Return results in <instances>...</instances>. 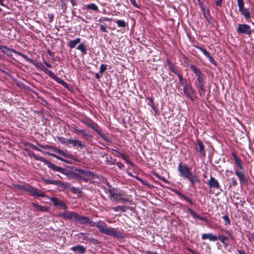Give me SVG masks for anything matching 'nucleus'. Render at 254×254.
<instances>
[{"label": "nucleus", "instance_id": "obj_31", "mask_svg": "<svg viewBox=\"0 0 254 254\" xmlns=\"http://www.w3.org/2000/svg\"><path fill=\"white\" fill-rule=\"evenodd\" d=\"M177 193L178 194L181 196H182L184 199L189 202L190 204H192V201L190 198L187 197L186 195L182 194L181 192H177Z\"/></svg>", "mask_w": 254, "mask_h": 254}, {"label": "nucleus", "instance_id": "obj_2", "mask_svg": "<svg viewBox=\"0 0 254 254\" xmlns=\"http://www.w3.org/2000/svg\"><path fill=\"white\" fill-rule=\"evenodd\" d=\"M178 170L181 177L189 180L192 186H193L196 183L199 182L198 177L193 174L191 171V169L186 164H183L182 162L180 163L178 167Z\"/></svg>", "mask_w": 254, "mask_h": 254}, {"label": "nucleus", "instance_id": "obj_23", "mask_svg": "<svg viewBox=\"0 0 254 254\" xmlns=\"http://www.w3.org/2000/svg\"><path fill=\"white\" fill-rule=\"evenodd\" d=\"M81 41L80 38H78L74 40L70 41L68 44V46L70 48H73L75 47V46L80 43Z\"/></svg>", "mask_w": 254, "mask_h": 254}, {"label": "nucleus", "instance_id": "obj_53", "mask_svg": "<svg viewBox=\"0 0 254 254\" xmlns=\"http://www.w3.org/2000/svg\"><path fill=\"white\" fill-rule=\"evenodd\" d=\"M107 186L109 187V189L108 190V192H109V193H110V192L114 191V188H111V185H110L108 183H107Z\"/></svg>", "mask_w": 254, "mask_h": 254}, {"label": "nucleus", "instance_id": "obj_61", "mask_svg": "<svg viewBox=\"0 0 254 254\" xmlns=\"http://www.w3.org/2000/svg\"><path fill=\"white\" fill-rule=\"evenodd\" d=\"M232 185L234 186H236V185L237 184V182L236 180H235V179L233 178L232 179Z\"/></svg>", "mask_w": 254, "mask_h": 254}, {"label": "nucleus", "instance_id": "obj_35", "mask_svg": "<svg viewBox=\"0 0 254 254\" xmlns=\"http://www.w3.org/2000/svg\"><path fill=\"white\" fill-rule=\"evenodd\" d=\"M70 190L74 193L81 194V191L78 188L72 187L70 188Z\"/></svg>", "mask_w": 254, "mask_h": 254}, {"label": "nucleus", "instance_id": "obj_57", "mask_svg": "<svg viewBox=\"0 0 254 254\" xmlns=\"http://www.w3.org/2000/svg\"><path fill=\"white\" fill-rule=\"evenodd\" d=\"M59 181L58 180H51V184H52V185H56L57 186L58 185V182H59Z\"/></svg>", "mask_w": 254, "mask_h": 254}, {"label": "nucleus", "instance_id": "obj_14", "mask_svg": "<svg viewBox=\"0 0 254 254\" xmlns=\"http://www.w3.org/2000/svg\"><path fill=\"white\" fill-rule=\"evenodd\" d=\"M71 250L79 254H84L85 252V248L81 245H77L71 248Z\"/></svg>", "mask_w": 254, "mask_h": 254}, {"label": "nucleus", "instance_id": "obj_4", "mask_svg": "<svg viewBox=\"0 0 254 254\" xmlns=\"http://www.w3.org/2000/svg\"><path fill=\"white\" fill-rule=\"evenodd\" d=\"M5 51H6V52H5L4 53L6 54V55L8 56L11 57L12 56V53H14L15 54H17L18 55L20 56L21 57H22L27 62H28L29 63H30L32 64H34L36 66H37V65L36 64L35 61L32 60L31 59L28 58L25 55H24V54H22V53H20L19 52L16 51H15V50H14L13 49H12L8 48V47H6V48L5 49Z\"/></svg>", "mask_w": 254, "mask_h": 254}, {"label": "nucleus", "instance_id": "obj_50", "mask_svg": "<svg viewBox=\"0 0 254 254\" xmlns=\"http://www.w3.org/2000/svg\"><path fill=\"white\" fill-rule=\"evenodd\" d=\"M223 219H224V220L225 221H226V222H227L228 223L230 224V220L229 219V217L227 216V215H224L223 217Z\"/></svg>", "mask_w": 254, "mask_h": 254}, {"label": "nucleus", "instance_id": "obj_22", "mask_svg": "<svg viewBox=\"0 0 254 254\" xmlns=\"http://www.w3.org/2000/svg\"><path fill=\"white\" fill-rule=\"evenodd\" d=\"M190 212L194 218H197L201 220H203L206 222H208V220L206 217L200 216L197 213L194 212L193 210H190Z\"/></svg>", "mask_w": 254, "mask_h": 254}, {"label": "nucleus", "instance_id": "obj_32", "mask_svg": "<svg viewBox=\"0 0 254 254\" xmlns=\"http://www.w3.org/2000/svg\"><path fill=\"white\" fill-rule=\"evenodd\" d=\"M58 140L63 144H69L70 141V139H67L63 137H59Z\"/></svg>", "mask_w": 254, "mask_h": 254}, {"label": "nucleus", "instance_id": "obj_43", "mask_svg": "<svg viewBox=\"0 0 254 254\" xmlns=\"http://www.w3.org/2000/svg\"><path fill=\"white\" fill-rule=\"evenodd\" d=\"M70 130L74 131L76 134L79 132L80 129L76 126H73L71 127Z\"/></svg>", "mask_w": 254, "mask_h": 254}, {"label": "nucleus", "instance_id": "obj_25", "mask_svg": "<svg viewBox=\"0 0 254 254\" xmlns=\"http://www.w3.org/2000/svg\"><path fill=\"white\" fill-rule=\"evenodd\" d=\"M96 132L105 141L107 142H111V140L105 133H102L98 129Z\"/></svg>", "mask_w": 254, "mask_h": 254}, {"label": "nucleus", "instance_id": "obj_13", "mask_svg": "<svg viewBox=\"0 0 254 254\" xmlns=\"http://www.w3.org/2000/svg\"><path fill=\"white\" fill-rule=\"evenodd\" d=\"M79 172L85 177H90V178H95L97 177L96 175L90 171L81 170L79 171Z\"/></svg>", "mask_w": 254, "mask_h": 254}, {"label": "nucleus", "instance_id": "obj_47", "mask_svg": "<svg viewBox=\"0 0 254 254\" xmlns=\"http://www.w3.org/2000/svg\"><path fill=\"white\" fill-rule=\"evenodd\" d=\"M77 134H81L83 136H87L88 135V133H87L83 129H80Z\"/></svg>", "mask_w": 254, "mask_h": 254}, {"label": "nucleus", "instance_id": "obj_6", "mask_svg": "<svg viewBox=\"0 0 254 254\" xmlns=\"http://www.w3.org/2000/svg\"><path fill=\"white\" fill-rule=\"evenodd\" d=\"M27 192L32 196L38 197H45L46 195L45 193L40 190L34 188L32 187L29 186Z\"/></svg>", "mask_w": 254, "mask_h": 254}, {"label": "nucleus", "instance_id": "obj_60", "mask_svg": "<svg viewBox=\"0 0 254 254\" xmlns=\"http://www.w3.org/2000/svg\"><path fill=\"white\" fill-rule=\"evenodd\" d=\"M226 234L232 239H233V237L230 232L229 231H225Z\"/></svg>", "mask_w": 254, "mask_h": 254}, {"label": "nucleus", "instance_id": "obj_8", "mask_svg": "<svg viewBox=\"0 0 254 254\" xmlns=\"http://www.w3.org/2000/svg\"><path fill=\"white\" fill-rule=\"evenodd\" d=\"M235 174L239 178L240 182L241 185L247 184L248 179L246 175L243 172L239 171L238 170H236L235 172Z\"/></svg>", "mask_w": 254, "mask_h": 254}, {"label": "nucleus", "instance_id": "obj_54", "mask_svg": "<svg viewBox=\"0 0 254 254\" xmlns=\"http://www.w3.org/2000/svg\"><path fill=\"white\" fill-rule=\"evenodd\" d=\"M43 181L46 184H47V185L51 184V180L47 179H43Z\"/></svg>", "mask_w": 254, "mask_h": 254}, {"label": "nucleus", "instance_id": "obj_15", "mask_svg": "<svg viewBox=\"0 0 254 254\" xmlns=\"http://www.w3.org/2000/svg\"><path fill=\"white\" fill-rule=\"evenodd\" d=\"M197 49H198L206 57H207L208 58L209 61L210 63H214L213 59L210 55L209 53L207 52L205 49L200 47H197Z\"/></svg>", "mask_w": 254, "mask_h": 254}, {"label": "nucleus", "instance_id": "obj_1", "mask_svg": "<svg viewBox=\"0 0 254 254\" xmlns=\"http://www.w3.org/2000/svg\"><path fill=\"white\" fill-rule=\"evenodd\" d=\"M60 215L65 219L72 220L79 222L81 224L89 225L91 227L96 226L101 233L110 236H116V231L114 228L107 227L104 223L101 221L93 222L86 216L81 215L75 212L67 211L60 214Z\"/></svg>", "mask_w": 254, "mask_h": 254}, {"label": "nucleus", "instance_id": "obj_55", "mask_svg": "<svg viewBox=\"0 0 254 254\" xmlns=\"http://www.w3.org/2000/svg\"><path fill=\"white\" fill-rule=\"evenodd\" d=\"M7 47L0 45V51L4 53L6 52L5 49Z\"/></svg>", "mask_w": 254, "mask_h": 254}, {"label": "nucleus", "instance_id": "obj_58", "mask_svg": "<svg viewBox=\"0 0 254 254\" xmlns=\"http://www.w3.org/2000/svg\"><path fill=\"white\" fill-rule=\"evenodd\" d=\"M129 0L133 6H134L136 7H138L135 0Z\"/></svg>", "mask_w": 254, "mask_h": 254}, {"label": "nucleus", "instance_id": "obj_3", "mask_svg": "<svg viewBox=\"0 0 254 254\" xmlns=\"http://www.w3.org/2000/svg\"><path fill=\"white\" fill-rule=\"evenodd\" d=\"M33 157L37 160L40 161L43 163H44L46 165H47V166L53 169L54 171L61 172L63 174H65L66 170L64 168H61L58 166H57L55 165L54 164H52L50 161L47 160L44 158L39 156L37 155H33Z\"/></svg>", "mask_w": 254, "mask_h": 254}, {"label": "nucleus", "instance_id": "obj_20", "mask_svg": "<svg viewBox=\"0 0 254 254\" xmlns=\"http://www.w3.org/2000/svg\"><path fill=\"white\" fill-rule=\"evenodd\" d=\"M50 74V75L52 77L54 78L55 79H56V80L58 82V83L61 84L62 85H63L64 87H65V86H66L67 85V83L65 81L62 80L60 78L57 77L53 72L50 71V74Z\"/></svg>", "mask_w": 254, "mask_h": 254}, {"label": "nucleus", "instance_id": "obj_11", "mask_svg": "<svg viewBox=\"0 0 254 254\" xmlns=\"http://www.w3.org/2000/svg\"><path fill=\"white\" fill-rule=\"evenodd\" d=\"M201 238L202 240L209 239L210 241H216L218 237L212 234H203Z\"/></svg>", "mask_w": 254, "mask_h": 254}, {"label": "nucleus", "instance_id": "obj_46", "mask_svg": "<svg viewBox=\"0 0 254 254\" xmlns=\"http://www.w3.org/2000/svg\"><path fill=\"white\" fill-rule=\"evenodd\" d=\"M88 241L94 244H98V241L93 238H89Z\"/></svg>", "mask_w": 254, "mask_h": 254}, {"label": "nucleus", "instance_id": "obj_64", "mask_svg": "<svg viewBox=\"0 0 254 254\" xmlns=\"http://www.w3.org/2000/svg\"><path fill=\"white\" fill-rule=\"evenodd\" d=\"M238 253L239 254H246L244 251L242 250H238Z\"/></svg>", "mask_w": 254, "mask_h": 254}, {"label": "nucleus", "instance_id": "obj_5", "mask_svg": "<svg viewBox=\"0 0 254 254\" xmlns=\"http://www.w3.org/2000/svg\"><path fill=\"white\" fill-rule=\"evenodd\" d=\"M236 31L240 34H247L248 36H251L252 34L250 26L246 24H239Z\"/></svg>", "mask_w": 254, "mask_h": 254}, {"label": "nucleus", "instance_id": "obj_19", "mask_svg": "<svg viewBox=\"0 0 254 254\" xmlns=\"http://www.w3.org/2000/svg\"><path fill=\"white\" fill-rule=\"evenodd\" d=\"M115 200L118 201H121V202H128L129 204H131V201L129 200L128 199L122 196V194L120 193H119L117 195V199H115Z\"/></svg>", "mask_w": 254, "mask_h": 254}, {"label": "nucleus", "instance_id": "obj_44", "mask_svg": "<svg viewBox=\"0 0 254 254\" xmlns=\"http://www.w3.org/2000/svg\"><path fill=\"white\" fill-rule=\"evenodd\" d=\"M154 175L156 176L158 178L161 180L162 181H163L165 183H168V181L166 180V179L164 177H161L159 176L158 174L155 173H154Z\"/></svg>", "mask_w": 254, "mask_h": 254}, {"label": "nucleus", "instance_id": "obj_27", "mask_svg": "<svg viewBox=\"0 0 254 254\" xmlns=\"http://www.w3.org/2000/svg\"><path fill=\"white\" fill-rule=\"evenodd\" d=\"M218 239L220 240V241L224 245L226 246H228L229 244V242H228V238L222 236V235H219Z\"/></svg>", "mask_w": 254, "mask_h": 254}, {"label": "nucleus", "instance_id": "obj_16", "mask_svg": "<svg viewBox=\"0 0 254 254\" xmlns=\"http://www.w3.org/2000/svg\"><path fill=\"white\" fill-rule=\"evenodd\" d=\"M197 145L199 147V152L202 156H205V150H204V145L200 140H197Z\"/></svg>", "mask_w": 254, "mask_h": 254}, {"label": "nucleus", "instance_id": "obj_37", "mask_svg": "<svg viewBox=\"0 0 254 254\" xmlns=\"http://www.w3.org/2000/svg\"><path fill=\"white\" fill-rule=\"evenodd\" d=\"M119 154H120V155H121L122 158L126 160V162H127V163L132 165V166H133L134 164L133 163H132L131 161H130L129 160H128L127 159V157L123 154H121V153H119Z\"/></svg>", "mask_w": 254, "mask_h": 254}, {"label": "nucleus", "instance_id": "obj_48", "mask_svg": "<svg viewBox=\"0 0 254 254\" xmlns=\"http://www.w3.org/2000/svg\"><path fill=\"white\" fill-rule=\"evenodd\" d=\"M50 155L52 156H53L54 157H55L56 158L59 159V160H62L63 161H65V162H66V161H65L64 159H62L61 157H60V156L55 154H53V153H51L50 154Z\"/></svg>", "mask_w": 254, "mask_h": 254}, {"label": "nucleus", "instance_id": "obj_52", "mask_svg": "<svg viewBox=\"0 0 254 254\" xmlns=\"http://www.w3.org/2000/svg\"><path fill=\"white\" fill-rule=\"evenodd\" d=\"M180 83L181 85H183L184 87L185 86V84L186 83V80L185 79H184L183 78L180 81Z\"/></svg>", "mask_w": 254, "mask_h": 254}, {"label": "nucleus", "instance_id": "obj_10", "mask_svg": "<svg viewBox=\"0 0 254 254\" xmlns=\"http://www.w3.org/2000/svg\"><path fill=\"white\" fill-rule=\"evenodd\" d=\"M50 200L54 203V204L56 206L60 205L62 207H64V209H66L67 207L65 205V203L61 201L59 199L56 197H53L50 198Z\"/></svg>", "mask_w": 254, "mask_h": 254}, {"label": "nucleus", "instance_id": "obj_45", "mask_svg": "<svg viewBox=\"0 0 254 254\" xmlns=\"http://www.w3.org/2000/svg\"><path fill=\"white\" fill-rule=\"evenodd\" d=\"M149 101L151 103V106H152V108H153V110L155 112H157V109L156 107L155 106V105H154V104L153 103V101L152 98H149Z\"/></svg>", "mask_w": 254, "mask_h": 254}, {"label": "nucleus", "instance_id": "obj_49", "mask_svg": "<svg viewBox=\"0 0 254 254\" xmlns=\"http://www.w3.org/2000/svg\"><path fill=\"white\" fill-rule=\"evenodd\" d=\"M79 236H81V238H82L83 240H88V238L87 236H85V234L83 233H80L79 234Z\"/></svg>", "mask_w": 254, "mask_h": 254}, {"label": "nucleus", "instance_id": "obj_7", "mask_svg": "<svg viewBox=\"0 0 254 254\" xmlns=\"http://www.w3.org/2000/svg\"><path fill=\"white\" fill-rule=\"evenodd\" d=\"M237 1L239 11L245 18H249L250 17V14L249 10L247 8H244V2L243 0H237Z\"/></svg>", "mask_w": 254, "mask_h": 254}, {"label": "nucleus", "instance_id": "obj_40", "mask_svg": "<svg viewBox=\"0 0 254 254\" xmlns=\"http://www.w3.org/2000/svg\"><path fill=\"white\" fill-rule=\"evenodd\" d=\"M29 186H22V185H18L17 186V188L19 190H25L27 192V190H28V188Z\"/></svg>", "mask_w": 254, "mask_h": 254}, {"label": "nucleus", "instance_id": "obj_39", "mask_svg": "<svg viewBox=\"0 0 254 254\" xmlns=\"http://www.w3.org/2000/svg\"><path fill=\"white\" fill-rule=\"evenodd\" d=\"M119 193H116L114 192H110V197L112 200H115V199H117V195Z\"/></svg>", "mask_w": 254, "mask_h": 254}, {"label": "nucleus", "instance_id": "obj_9", "mask_svg": "<svg viewBox=\"0 0 254 254\" xmlns=\"http://www.w3.org/2000/svg\"><path fill=\"white\" fill-rule=\"evenodd\" d=\"M82 122L88 127H91L95 131H97V129L99 128V126L97 125V124L91 120H82Z\"/></svg>", "mask_w": 254, "mask_h": 254}, {"label": "nucleus", "instance_id": "obj_56", "mask_svg": "<svg viewBox=\"0 0 254 254\" xmlns=\"http://www.w3.org/2000/svg\"><path fill=\"white\" fill-rule=\"evenodd\" d=\"M215 3L217 6H221L222 3V0H218L216 1Z\"/></svg>", "mask_w": 254, "mask_h": 254}, {"label": "nucleus", "instance_id": "obj_28", "mask_svg": "<svg viewBox=\"0 0 254 254\" xmlns=\"http://www.w3.org/2000/svg\"><path fill=\"white\" fill-rule=\"evenodd\" d=\"M190 69L194 72L196 76L202 73L199 68H197L195 65L191 64L190 66Z\"/></svg>", "mask_w": 254, "mask_h": 254}, {"label": "nucleus", "instance_id": "obj_63", "mask_svg": "<svg viewBox=\"0 0 254 254\" xmlns=\"http://www.w3.org/2000/svg\"><path fill=\"white\" fill-rule=\"evenodd\" d=\"M172 71L175 74H179V73L177 71V70L175 68H173L172 69Z\"/></svg>", "mask_w": 254, "mask_h": 254}, {"label": "nucleus", "instance_id": "obj_21", "mask_svg": "<svg viewBox=\"0 0 254 254\" xmlns=\"http://www.w3.org/2000/svg\"><path fill=\"white\" fill-rule=\"evenodd\" d=\"M70 144H72L73 146H78L81 148H82V147L84 146V145L81 142L78 140H75V139H70Z\"/></svg>", "mask_w": 254, "mask_h": 254}, {"label": "nucleus", "instance_id": "obj_26", "mask_svg": "<svg viewBox=\"0 0 254 254\" xmlns=\"http://www.w3.org/2000/svg\"><path fill=\"white\" fill-rule=\"evenodd\" d=\"M86 8L87 9H91L93 11H98V6L95 3H91L86 5Z\"/></svg>", "mask_w": 254, "mask_h": 254}, {"label": "nucleus", "instance_id": "obj_24", "mask_svg": "<svg viewBox=\"0 0 254 254\" xmlns=\"http://www.w3.org/2000/svg\"><path fill=\"white\" fill-rule=\"evenodd\" d=\"M129 207H127L125 206H118L115 207L111 208L112 209L114 210L115 211H121L122 212H126L127 208H129Z\"/></svg>", "mask_w": 254, "mask_h": 254}, {"label": "nucleus", "instance_id": "obj_62", "mask_svg": "<svg viewBox=\"0 0 254 254\" xmlns=\"http://www.w3.org/2000/svg\"><path fill=\"white\" fill-rule=\"evenodd\" d=\"M57 152L61 155H64V154L63 151L60 149H58Z\"/></svg>", "mask_w": 254, "mask_h": 254}, {"label": "nucleus", "instance_id": "obj_30", "mask_svg": "<svg viewBox=\"0 0 254 254\" xmlns=\"http://www.w3.org/2000/svg\"><path fill=\"white\" fill-rule=\"evenodd\" d=\"M32 205H33V207L36 208L38 210H40L41 211H46L47 210V209L46 207H43V206H42L41 205H38L37 204L33 203Z\"/></svg>", "mask_w": 254, "mask_h": 254}, {"label": "nucleus", "instance_id": "obj_42", "mask_svg": "<svg viewBox=\"0 0 254 254\" xmlns=\"http://www.w3.org/2000/svg\"><path fill=\"white\" fill-rule=\"evenodd\" d=\"M106 69L107 68L106 65L105 64H102L100 67L99 72L100 73H102L106 70Z\"/></svg>", "mask_w": 254, "mask_h": 254}, {"label": "nucleus", "instance_id": "obj_51", "mask_svg": "<svg viewBox=\"0 0 254 254\" xmlns=\"http://www.w3.org/2000/svg\"><path fill=\"white\" fill-rule=\"evenodd\" d=\"M100 29L101 31L104 32H107L106 28V26H104L103 25H100Z\"/></svg>", "mask_w": 254, "mask_h": 254}, {"label": "nucleus", "instance_id": "obj_38", "mask_svg": "<svg viewBox=\"0 0 254 254\" xmlns=\"http://www.w3.org/2000/svg\"><path fill=\"white\" fill-rule=\"evenodd\" d=\"M92 178H90V177H87L85 176H79L78 177V180L79 181L83 180L84 182H88Z\"/></svg>", "mask_w": 254, "mask_h": 254}, {"label": "nucleus", "instance_id": "obj_34", "mask_svg": "<svg viewBox=\"0 0 254 254\" xmlns=\"http://www.w3.org/2000/svg\"><path fill=\"white\" fill-rule=\"evenodd\" d=\"M77 49L80 50L82 53L85 54L86 53V50L85 48V46L83 43L80 44L77 47Z\"/></svg>", "mask_w": 254, "mask_h": 254}, {"label": "nucleus", "instance_id": "obj_59", "mask_svg": "<svg viewBox=\"0 0 254 254\" xmlns=\"http://www.w3.org/2000/svg\"><path fill=\"white\" fill-rule=\"evenodd\" d=\"M116 164L120 169H122L124 167V165L121 162H117Z\"/></svg>", "mask_w": 254, "mask_h": 254}, {"label": "nucleus", "instance_id": "obj_41", "mask_svg": "<svg viewBox=\"0 0 254 254\" xmlns=\"http://www.w3.org/2000/svg\"><path fill=\"white\" fill-rule=\"evenodd\" d=\"M197 87L199 88L201 91L204 94L205 92V89L204 88V83L197 84Z\"/></svg>", "mask_w": 254, "mask_h": 254}, {"label": "nucleus", "instance_id": "obj_33", "mask_svg": "<svg viewBox=\"0 0 254 254\" xmlns=\"http://www.w3.org/2000/svg\"><path fill=\"white\" fill-rule=\"evenodd\" d=\"M197 76V80L198 81V84H202L205 83L203 80V75L202 73H201L199 75H196Z\"/></svg>", "mask_w": 254, "mask_h": 254}, {"label": "nucleus", "instance_id": "obj_29", "mask_svg": "<svg viewBox=\"0 0 254 254\" xmlns=\"http://www.w3.org/2000/svg\"><path fill=\"white\" fill-rule=\"evenodd\" d=\"M234 157L235 159L236 164L238 166L239 168L240 169H243V167L241 164V161L240 159L237 157V156L235 155H234Z\"/></svg>", "mask_w": 254, "mask_h": 254}, {"label": "nucleus", "instance_id": "obj_12", "mask_svg": "<svg viewBox=\"0 0 254 254\" xmlns=\"http://www.w3.org/2000/svg\"><path fill=\"white\" fill-rule=\"evenodd\" d=\"M208 185L210 188L218 189L219 185L218 181L213 177H211L210 180L208 183Z\"/></svg>", "mask_w": 254, "mask_h": 254}, {"label": "nucleus", "instance_id": "obj_18", "mask_svg": "<svg viewBox=\"0 0 254 254\" xmlns=\"http://www.w3.org/2000/svg\"><path fill=\"white\" fill-rule=\"evenodd\" d=\"M57 186L59 187V189L61 190H64L67 188H69L70 185L68 183H63L59 181Z\"/></svg>", "mask_w": 254, "mask_h": 254}, {"label": "nucleus", "instance_id": "obj_36", "mask_svg": "<svg viewBox=\"0 0 254 254\" xmlns=\"http://www.w3.org/2000/svg\"><path fill=\"white\" fill-rule=\"evenodd\" d=\"M117 24L119 27H125L126 26L125 21L122 20H118L117 21Z\"/></svg>", "mask_w": 254, "mask_h": 254}, {"label": "nucleus", "instance_id": "obj_17", "mask_svg": "<svg viewBox=\"0 0 254 254\" xmlns=\"http://www.w3.org/2000/svg\"><path fill=\"white\" fill-rule=\"evenodd\" d=\"M183 90H184V93L188 97H190V98L191 97L190 93L191 92H192V93L194 92V90L191 88V87L189 86V85L184 86Z\"/></svg>", "mask_w": 254, "mask_h": 254}]
</instances>
